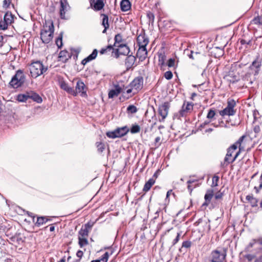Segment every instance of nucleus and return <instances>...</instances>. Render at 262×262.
<instances>
[{"mask_svg": "<svg viewBox=\"0 0 262 262\" xmlns=\"http://www.w3.org/2000/svg\"><path fill=\"white\" fill-rule=\"evenodd\" d=\"M59 84L60 88L69 94H70L73 96H76L78 93H81L80 95H82V81L81 80H79L77 81L75 90H74L73 88L70 87L68 84L64 81H60Z\"/></svg>", "mask_w": 262, "mask_h": 262, "instance_id": "20e7f679", "label": "nucleus"}, {"mask_svg": "<svg viewBox=\"0 0 262 262\" xmlns=\"http://www.w3.org/2000/svg\"><path fill=\"white\" fill-rule=\"evenodd\" d=\"M76 255L79 258L75 260L74 262H80V259L82 257V251L78 250L77 252Z\"/></svg>", "mask_w": 262, "mask_h": 262, "instance_id": "bf43d9fd", "label": "nucleus"}, {"mask_svg": "<svg viewBox=\"0 0 262 262\" xmlns=\"http://www.w3.org/2000/svg\"><path fill=\"white\" fill-rule=\"evenodd\" d=\"M147 56V51L146 48L139 47L137 53V56L141 61L145 59Z\"/></svg>", "mask_w": 262, "mask_h": 262, "instance_id": "f3484780", "label": "nucleus"}, {"mask_svg": "<svg viewBox=\"0 0 262 262\" xmlns=\"http://www.w3.org/2000/svg\"><path fill=\"white\" fill-rule=\"evenodd\" d=\"M252 22L253 24H256V25H262V15L257 16V17H255L253 19Z\"/></svg>", "mask_w": 262, "mask_h": 262, "instance_id": "79ce46f5", "label": "nucleus"}, {"mask_svg": "<svg viewBox=\"0 0 262 262\" xmlns=\"http://www.w3.org/2000/svg\"><path fill=\"white\" fill-rule=\"evenodd\" d=\"M198 180L196 179H193L191 178V177H190V179L187 181V184H192L194 182H197Z\"/></svg>", "mask_w": 262, "mask_h": 262, "instance_id": "69168bd1", "label": "nucleus"}, {"mask_svg": "<svg viewBox=\"0 0 262 262\" xmlns=\"http://www.w3.org/2000/svg\"><path fill=\"white\" fill-rule=\"evenodd\" d=\"M222 196H223V193L221 192H218L215 195V199L216 200H219V199H221L222 198Z\"/></svg>", "mask_w": 262, "mask_h": 262, "instance_id": "680f3d73", "label": "nucleus"}, {"mask_svg": "<svg viewBox=\"0 0 262 262\" xmlns=\"http://www.w3.org/2000/svg\"><path fill=\"white\" fill-rule=\"evenodd\" d=\"M174 62H175V60L173 58H170L168 60V63H167V66L169 67H173L174 65Z\"/></svg>", "mask_w": 262, "mask_h": 262, "instance_id": "13d9d810", "label": "nucleus"}, {"mask_svg": "<svg viewBox=\"0 0 262 262\" xmlns=\"http://www.w3.org/2000/svg\"><path fill=\"white\" fill-rule=\"evenodd\" d=\"M137 43L139 47L146 48L149 42L148 39L145 34L139 35L137 38Z\"/></svg>", "mask_w": 262, "mask_h": 262, "instance_id": "dca6fc26", "label": "nucleus"}, {"mask_svg": "<svg viewBox=\"0 0 262 262\" xmlns=\"http://www.w3.org/2000/svg\"><path fill=\"white\" fill-rule=\"evenodd\" d=\"M137 111V108L134 105H129L126 109V112L128 114H135Z\"/></svg>", "mask_w": 262, "mask_h": 262, "instance_id": "58836bf2", "label": "nucleus"}, {"mask_svg": "<svg viewBox=\"0 0 262 262\" xmlns=\"http://www.w3.org/2000/svg\"><path fill=\"white\" fill-rule=\"evenodd\" d=\"M29 69L31 76L36 78L46 72L48 68L44 67L42 63L40 61H36L32 62L29 65Z\"/></svg>", "mask_w": 262, "mask_h": 262, "instance_id": "7ed1b4c3", "label": "nucleus"}, {"mask_svg": "<svg viewBox=\"0 0 262 262\" xmlns=\"http://www.w3.org/2000/svg\"><path fill=\"white\" fill-rule=\"evenodd\" d=\"M127 56L125 59V66L126 68V70H129L132 69L136 60L135 56H133L132 54L127 55Z\"/></svg>", "mask_w": 262, "mask_h": 262, "instance_id": "ddd939ff", "label": "nucleus"}, {"mask_svg": "<svg viewBox=\"0 0 262 262\" xmlns=\"http://www.w3.org/2000/svg\"><path fill=\"white\" fill-rule=\"evenodd\" d=\"M121 10L123 12L129 10L131 8V4L129 0H122L120 3Z\"/></svg>", "mask_w": 262, "mask_h": 262, "instance_id": "4be33fe9", "label": "nucleus"}, {"mask_svg": "<svg viewBox=\"0 0 262 262\" xmlns=\"http://www.w3.org/2000/svg\"><path fill=\"white\" fill-rule=\"evenodd\" d=\"M193 104L192 102L184 101L181 110L179 111V119L180 117L186 116L188 113H190L193 110Z\"/></svg>", "mask_w": 262, "mask_h": 262, "instance_id": "6e6552de", "label": "nucleus"}, {"mask_svg": "<svg viewBox=\"0 0 262 262\" xmlns=\"http://www.w3.org/2000/svg\"><path fill=\"white\" fill-rule=\"evenodd\" d=\"M219 181V177L216 175H214L212 177V183L211 184L212 187H215L218 185V182Z\"/></svg>", "mask_w": 262, "mask_h": 262, "instance_id": "de8ad7c7", "label": "nucleus"}, {"mask_svg": "<svg viewBox=\"0 0 262 262\" xmlns=\"http://www.w3.org/2000/svg\"><path fill=\"white\" fill-rule=\"evenodd\" d=\"M192 245V242L190 241H185L182 243V246L180 248H179V251L180 252H186V251H184V249H188L191 247Z\"/></svg>", "mask_w": 262, "mask_h": 262, "instance_id": "2f4dec72", "label": "nucleus"}, {"mask_svg": "<svg viewBox=\"0 0 262 262\" xmlns=\"http://www.w3.org/2000/svg\"><path fill=\"white\" fill-rule=\"evenodd\" d=\"M49 220H49L46 216L38 217L37 218V221L35 222V226L39 227L40 225H43Z\"/></svg>", "mask_w": 262, "mask_h": 262, "instance_id": "72a5a7b5", "label": "nucleus"}, {"mask_svg": "<svg viewBox=\"0 0 262 262\" xmlns=\"http://www.w3.org/2000/svg\"><path fill=\"white\" fill-rule=\"evenodd\" d=\"M104 6L103 0H97L96 2H94L92 6H91L95 11H99L101 10Z\"/></svg>", "mask_w": 262, "mask_h": 262, "instance_id": "b1692460", "label": "nucleus"}, {"mask_svg": "<svg viewBox=\"0 0 262 262\" xmlns=\"http://www.w3.org/2000/svg\"><path fill=\"white\" fill-rule=\"evenodd\" d=\"M94 224V222L89 221L85 224V228L83 229V236L88 235Z\"/></svg>", "mask_w": 262, "mask_h": 262, "instance_id": "a878e982", "label": "nucleus"}, {"mask_svg": "<svg viewBox=\"0 0 262 262\" xmlns=\"http://www.w3.org/2000/svg\"><path fill=\"white\" fill-rule=\"evenodd\" d=\"M59 58L60 60L66 61L70 58V53L66 50L61 51L59 54Z\"/></svg>", "mask_w": 262, "mask_h": 262, "instance_id": "473e14b6", "label": "nucleus"}, {"mask_svg": "<svg viewBox=\"0 0 262 262\" xmlns=\"http://www.w3.org/2000/svg\"><path fill=\"white\" fill-rule=\"evenodd\" d=\"M26 81V76L22 70H18L9 82V86L13 89L22 86Z\"/></svg>", "mask_w": 262, "mask_h": 262, "instance_id": "f03ea898", "label": "nucleus"}, {"mask_svg": "<svg viewBox=\"0 0 262 262\" xmlns=\"http://www.w3.org/2000/svg\"><path fill=\"white\" fill-rule=\"evenodd\" d=\"M82 244H83V246H84V245H88V239L84 237H83V239H82Z\"/></svg>", "mask_w": 262, "mask_h": 262, "instance_id": "774afa93", "label": "nucleus"}, {"mask_svg": "<svg viewBox=\"0 0 262 262\" xmlns=\"http://www.w3.org/2000/svg\"><path fill=\"white\" fill-rule=\"evenodd\" d=\"M250 76H251V74L247 73L244 76L243 79L245 80H248V78H250Z\"/></svg>", "mask_w": 262, "mask_h": 262, "instance_id": "338daca9", "label": "nucleus"}, {"mask_svg": "<svg viewBox=\"0 0 262 262\" xmlns=\"http://www.w3.org/2000/svg\"><path fill=\"white\" fill-rule=\"evenodd\" d=\"M210 122V121H207V120H206L203 123H202L200 126V127L201 128H204L205 127V126L206 125H207V124H208Z\"/></svg>", "mask_w": 262, "mask_h": 262, "instance_id": "0e129e2a", "label": "nucleus"}, {"mask_svg": "<svg viewBox=\"0 0 262 262\" xmlns=\"http://www.w3.org/2000/svg\"><path fill=\"white\" fill-rule=\"evenodd\" d=\"M256 245H259L262 246V237L252 239L245 248V251L246 252H251V249Z\"/></svg>", "mask_w": 262, "mask_h": 262, "instance_id": "f8f14e48", "label": "nucleus"}, {"mask_svg": "<svg viewBox=\"0 0 262 262\" xmlns=\"http://www.w3.org/2000/svg\"><path fill=\"white\" fill-rule=\"evenodd\" d=\"M122 91V88L119 84H116L114 86V89L110 91L108 96L109 98H113L117 96Z\"/></svg>", "mask_w": 262, "mask_h": 262, "instance_id": "a211bd4d", "label": "nucleus"}, {"mask_svg": "<svg viewBox=\"0 0 262 262\" xmlns=\"http://www.w3.org/2000/svg\"><path fill=\"white\" fill-rule=\"evenodd\" d=\"M98 54V51L97 49L93 50L92 53L89 55L87 57L83 59V65H85L87 62H89L95 59Z\"/></svg>", "mask_w": 262, "mask_h": 262, "instance_id": "412c9836", "label": "nucleus"}, {"mask_svg": "<svg viewBox=\"0 0 262 262\" xmlns=\"http://www.w3.org/2000/svg\"><path fill=\"white\" fill-rule=\"evenodd\" d=\"M169 107L170 104L168 102H165L161 105L159 106L158 113L162 117V118L159 120L160 122L164 121L165 119L166 118L168 115Z\"/></svg>", "mask_w": 262, "mask_h": 262, "instance_id": "1a4fd4ad", "label": "nucleus"}, {"mask_svg": "<svg viewBox=\"0 0 262 262\" xmlns=\"http://www.w3.org/2000/svg\"><path fill=\"white\" fill-rule=\"evenodd\" d=\"M213 196V190L212 189L207 190L204 198L206 202H210Z\"/></svg>", "mask_w": 262, "mask_h": 262, "instance_id": "c9c22d12", "label": "nucleus"}, {"mask_svg": "<svg viewBox=\"0 0 262 262\" xmlns=\"http://www.w3.org/2000/svg\"><path fill=\"white\" fill-rule=\"evenodd\" d=\"M129 129L126 126L119 127L112 132H108L106 133V136L110 138L115 139L116 138L121 137L125 135Z\"/></svg>", "mask_w": 262, "mask_h": 262, "instance_id": "0eeeda50", "label": "nucleus"}, {"mask_svg": "<svg viewBox=\"0 0 262 262\" xmlns=\"http://www.w3.org/2000/svg\"><path fill=\"white\" fill-rule=\"evenodd\" d=\"M78 234V244L80 248H82V228L79 230Z\"/></svg>", "mask_w": 262, "mask_h": 262, "instance_id": "603ef678", "label": "nucleus"}, {"mask_svg": "<svg viewBox=\"0 0 262 262\" xmlns=\"http://www.w3.org/2000/svg\"><path fill=\"white\" fill-rule=\"evenodd\" d=\"M29 98L33 100L34 102L41 103L42 102V98L36 93L31 91L29 92Z\"/></svg>", "mask_w": 262, "mask_h": 262, "instance_id": "6ab92c4d", "label": "nucleus"}, {"mask_svg": "<svg viewBox=\"0 0 262 262\" xmlns=\"http://www.w3.org/2000/svg\"><path fill=\"white\" fill-rule=\"evenodd\" d=\"M173 74L170 71H167L164 73V77L167 80H170L172 78Z\"/></svg>", "mask_w": 262, "mask_h": 262, "instance_id": "8fccbe9b", "label": "nucleus"}, {"mask_svg": "<svg viewBox=\"0 0 262 262\" xmlns=\"http://www.w3.org/2000/svg\"><path fill=\"white\" fill-rule=\"evenodd\" d=\"M155 183V179H154L153 178L149 179L148 181L145 183L143 189V191L144 192H147L149 190Z\"/></svg>", "mask_w": 262, "mask_h": 262, "instance_id": "bb28decb", "label": "nucleus"}, {"mask_svg": "<svg viewBox=\"0 0 262 262\" xmlns=\"http://www.w3.org/2000/svg\"><path fill=\"white\" fill-rule=\"evenodd\" d=\"M95 145L97 147V152L100 154H101L105 150V144L103 142L101 141L96 142L95 143Z\"/></svg>", "mask_w": 262, "mask_h": 262, "instance_id": "7c9ffc66", "label": "nucleus"}, {"mask_svg": "<svg viewBox=\"0 0 262 262\" xmlns=\"http://www.w3.org/2000/svg\"><path fill=\"white\" fill-rule=\"evenodd\" d=\"M115 43L113 46H116V43H120L122 41V36L121 34H117L115 35Z\"/></svg>", "mask_w": 262, "mask_h": 262, "instance_id": "c03bdc74", "label": "nucleus"}, {"mask_svg": "<svg viewBox=\"0 0 262 262\" xmlns=\"http://www.w3.org/2000/svg\"><path fill=\"white\" fill-rule=\"evenodd\" d=\"M159 57V64L161 66L165 65V61L166 60V56L165 54L160 53L158 55Z\"/></svg>", "mask_w": 262, "mask_h": 262, "instance_id": "ea45409f", "label": "nucleus"}, {"mask_svg": "<svg viewBox=\"0 0 262 262\" xmlns=\"http://www.w3.org/2000/svg\"><path fill=\"white\" fill-rule=\"evenodd\" d=\"M140 131V127L137 124H133L130 129V132L132 134L138 133Z\"/></svg>", "mask_w": 262, "mask_h": 262, "instance_id": "a19ab883", "label": "nucleus"}, {"mask_svg": "<svg viewBox=\"0 0 262 262\" xmlns=\"http://www.w3.org/2000/svg\"><path fill=\"white\" fill-rule=\"evenodd\" d=\"M246 137L245 135H243L241 136L239 139L237 140V141L236 142V144L241 145V143L243 141L244 138Z\"/></svg>", "mask_w": 262, "mask_h": 262, "instance_id": "e2e57ef3", "label": "nucleus"}, {"mask_svg": "<svg viewBox=\"0 0 262 262\" xmlns=\"http://www.w3.org/2000/svg\"><path fill=\"white\" fill-rule=\"evenodd\" d=\"M11 1L12 0H4L3 4V8H8L11 3Z\"/></svg>", "mask_w": 262, "mask_h": 262, "instance_id": "6e6d98bb", "label": "nucleus"}, {"mask_svg": "<svg viewBox=\"0 0 262 262\" xmlns=\"http://www.w3.org/2000/svg\"><path fill=\"white\" fill-rule=\"evenodd\" d=\"M261 65V60L259 59L258 57H257L252 62L251 64L249 66V69L250 70H253L254 68L255 69L254 72V75H257L258 74Z\"/></svg>", "mask_w": 262, "mask_h": 262, "instance_id": "4468645a", "label": "nucleus"}, {"mask_svg": "<svg viewBox=\"0 0 262 262\" xmlns=\"http://www.w3.org/2000/svg\"><path fill=\"white\" fill-rule=\"evenodd\" d=\"M29 92H26L25 94H18L17 96V100L19 102H26L29 99Z\"/></svg>", "mask_w": 262, "mask_h": 262, "instance_id": "f704fd0d", "label": "nucleus"}, {"mask_svg": "<svg viewBox=\"0 0 262 262\" xmlns=\"http://www.w3.org/2000/svg\"><path fill=\"white\" fill-rule=\"evenodd\" d=\"M226 256V250L225 249L222 250L216 249L213 250L209 258L210 262H223Z\"/></svg>", "mask_w": 262, "mask_h": 262, "instance_id": "39448f33", "label": "nucleus"}, {"mask_svg": "<svg viewBox=\"0 0 262 262\" xmlns=\"http://www.w3.org/2000/svg\"><path fill=\"white\" fill-rule=\"evenodd\" d=\"M246 199L251 204L252 207L257 206L258 200L253 197V195H248L246 197Z\"/></svg>", "mask_w": 262, "mask_h": 262, "instance_id": "c85d7f7f", "label": "nucleus"}, {"mask_svg": "<svg viewBox=\"0 0 262 262\" xmlns=\"http://www.w3.org/2000/svg\"><path fill=\"white\" fill-rule=\"evenodd\" d=\"M14 15L10 11H7L4 17V19L10 25L13 22Z\"/></svg>", "mask_w": 262, "mask_h": 262, "instance_id": "cd10ccee", "label": "nucleus"}, {"mask_svg": "<svg viewBox=\"0 0 262 262\" xmlns=\"http://www.w3.org/2000/svg\"><path fill=\"white\" fill-rule=\"evenodd\" d=\"M237 145L238 144H237L236 143L234 144H233L230 147H229L228 148V149L231 150V151L234 152L237 149Z\"/></svg>", "mask_w": 262, "mask_h": 262, "instance_id": "052dcab7", "label": "nucleus"}, {"mask_svg": "<svg viewBox=\"0 0 262 262\" xmlns=\"http://www.w3.org/2000/svg\"><path fill=\"white\" fill-rule=\"evenodd\" d=\"M54 27L53 22L50 20L46 21L43 29L40 32V39L44 43H49L53 38Z\"/></svg>", "mask_w": 262, "mask_h": 262, "instance_id": "f257e3e1", "label": "nucleus"}, {"mask_svg": "<svg viewBox=\"0 0 262 262\" xmlns=\"http://www.w3.org/2000/svg\"><path fill=\"white\" fill-rule=\"evenodd\" d=\"M147 16L149 19V21H151L152 23L154 21L155 18V16L154 14L151 12H148L147 14Z\"/></svg>", "mask_w": 262, "mask_h": 262, "instance_id": "4d7b16f0", "label": "nucleus"}, {"mask_svg": "<svg viewBox=\"0 0 262 262\" xmlns=\"http://www.w3.org/2000/svg\"><path fill=\"white\" fill-rule=\"evenodd\" d=\"M233 152L231 151V150H229L228 149L227 154L224 159V161L221 163V167L222 168H225L227 167L230 163H232L234 162L232 161V159L231 158Z\"/></svg>", "mask_w": 262, "mask_h": 262, "instance_id": "2eb2a0df", "label": "nucleus"}, {"mask_svg": "<svg viewBox=\"0 0 262 262\" xmlns=\"http://www.w3.org/2000/svg\"><path fill=\"white\" fill-rule=\"evenodd\" d=\"M181 233L180 232L177 233L176 238L173 240L172 243V246L175 245L180 240Z\"/></svg>", "mask_w": 262, "mask_h": 262, "instance_id": "5fc2aeb1", "label": "nucleus"}, {"mask_svg": "<svg viewBox=\"0 0 262 262\" xmlns=\"http://www.w3.org/2000/svg\"><path fill=\"white\" fill-rule=\"evenodd\" d=\"M120 48L119 50L121 53V55H128L130 52L129 47L126 44H120L117 46Z\"/></svg>", "mask_w": 262, "mask_h": 262, "instance_id": "5701e85b", "label": "nucleus"}, {"mask_svg": "<svg viewBox=\"0 0 262 262\" xmlns=\"http://www.w3.org/2000/svg\"><path fill=\"white\" fill-rule=\"evenodd\" d=\"M9 24L4 19L0 21V30H5L7 29Z\"/></svg>", "mask_w": 262, "mask_h": 262, "instance_id": "49530a36", "label": "nucleus"}, {"mask_svg": "<svg viewBox=\"0 0 262 262\" xmlns=\"http://www.w3.org/2000/svg\"><path fill=\"white\" fill-rule=\"evenodd\" d=\"M112 49H113V46L112 45H108L105 48H102L100 51V53L101 54H105L107 51H110Z\"/></svg>", "mask_w": 262, "mask_h": 262, "instance_id": "37998d69", "label": "nucleus"}, {"mask_svg": "<svg viewBox=\"0 0 262 262\" xmlns=\"http://www.w3.org/2000/svg\"><path fill=\"white\" fill-rule=\"evenodd\" d=\"M259 255V253H254V254H247L244 255V257L245 259H247L248 261H251L253 259H256V256Z\"/></svg>", "mask_w": 262, "mask_h": 262, "instance_id": "4c0bfd02", "label": "nucleus"}, {"mask_svg": "<svg viewBox=\"0 0 262 262\" xmlns=\"http://www.w3.org/2000/svg\"><path fill=\"white\" fill-rule=\"evenodd\" d=\"M80 51L81 50L80 48L71 49V53H70V58L73 57V59L76 61Z\"/></svg>", "mask_w": 262, "mask_h": 262, "instance_id": "c756f323", "label": "nucleus"}, {"mask_svg": "<svg viewBox=\"0 0 262 262\" xmlns=\"http://www.w3.org/2000/svg\"><path fill=\"white\" fill-rule=\"evenodd\" d=\"M253 130H254V132L255 133L254 137L256 138V137H257L258 134L260 131V128L259 126V125H255L254 127Z\"/></svg>", "mask_w": 262, "mask_h": 262, "instance_id": "864d4df0", "label": "nucleus"}, {"mask_svg": "<svg viewBox=\"0 0 262 262\" xmlns=\"http://www.w3.org/2000/svg\"><path fill=\"white\" fill-rule=\"evenodd\" d=\"M101 15L103 16L102 25L104 27V29L103 30L102 33H105L106 30L109 28L108 18V16L106 14H102Z\"/></svg>", "mask_w": 262, "mask_h": 262, "instance_id": "393cba45", "label": "nucleus"}, {"mask_svg": "<svg viewBox=\"0 0 262 262\" xmlns=\"http://www.w3.org/2000/svg\"><path fill=\"white\" fill-rule=\"evenodd\" d=\"M70 8V7L67 0L60 1L59 15L61 19H67L66 13Z\"/></svg>", "mask_w": 262, "mask_h": 262, "instance_id": "9d476101", "label": "nucleus"}, {"mask_svg": "<svg viewBox=\"0 0 262 262\" xmlns=\"http://www.w3.org/2000/svg\"><path fill=\"white\" fill-rule=\"evenodd\" d=\"M105 249H108V251L105 252L103 255H102L101 261L102 262H107L108 259V257L113 254L114 253V250L111 247H106L104 248Z\"/></svg>", "mask_w": 262, "mask_h": 262, "instance_id": "aec40b11", "label": "nucleus"}, {"mask_svg": "<svg viewBox=\"0 0 262 262\" xmlns=\"http://www.w3.org/2000/svg\"><path fill=\"white\" fill-rule=\"evenodd\" d=\"M130 85L132 89L136 90H141L143 85V78L141 76L135 78L130 83Z\"/></svg>", "mask_w": 262, "mask_h": 262, "instance_id": "9b49d317", "label": "nucleus"}, {"mask_svg": "<svg viewBox=\"0 0 262 262\" xmlns=\"http://www.w3.org/2000/svg\"><path fill=\"white\" fill-rule=\"evenodd\" d=\"M215 115V113L214 110L212 109H210L208 111V113L207 115V118L208 119H213Z\"/></svg>", "mask_w": 262, "mask_h": 262, "instance_id": "09e8293b", "label": "nucleus"}, {"mask_svg": "<svg viewBox=\"0 0 262 262\" xmlns=\"http://www.w3.org/2000/svg\"><path fill=\"white\" fill-rule=\"evenodd\" d=\"M62 35L63 33L61 32L59 36L56 39L55 43L58 48H61L62 46Z\"/></svg>", "mask_w": 262, "mask_h": 262, "instance_id": "e433bc0d", "label": "nucleus"}, {"mask_svg": "<svg viewBox=\"0 0 262 262\" xmlns=\"http://www.w3.org/2000/svg\"><path fill=\"white\" fill-rule=\"evenodd\" d=\"M257 253H259L260 255L256 256L254 262H262V248H258Z\"/></svg>", "mask_w": 262, "mask_h": 262, "instance_id": "a18cd8bd", "label": "nucleus"}, {"mask_svg": "<svg viewBox=\"0 0 262 262\" xmlns=\"http://www.w3.org/2000/svg\"><path fill=\"white\" fill-rule=\"evenodd\" d=\"M112 50H113V53H114V57L116 58H118L119 57V56L121 55V53H120L119 49H114L113 48V49H112Z\"/></svg>", "mask_w": 262, "mask_h": 262, "instance_id": "3c124183", "label": "nucleus"}, {"mask_svg": "<svg viewBox=\"0 0 262 262\" xmlns=\"http://www.w3.org/2000/svg\"><path fill=\"white\" fill-rule=\"evenodd\" d=\"M235 105L236 102L234 99H228L227 100V105L224 110L220 112V115L222 116L234 115L236 112V110L234 109Z\"/></svg>", "mask_w": 262, "mask_h": 262, "instance_id": "423d86ee", "label": "nucleus"}]
</instances>
